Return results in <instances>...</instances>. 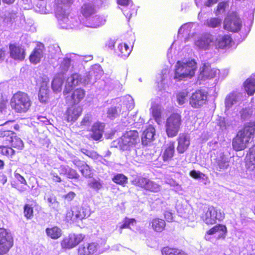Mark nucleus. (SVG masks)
I'll return each instance as SVG.
<instances>
[{"label": "nucleus", "instance_id": "1", "mask_svg": "<svg viewBox=\"0 0 255 255\" xmlns=\"http://www.w3.org/2000/svg\"><path fill=\"white\" fill-rule=\"evenodd\" d=\"M255 134V121H250L237 132L232 140V147L236 151L246 149Z\"/></svg>", "mask_w": 255, "mask_h": 255}, {"label": "nucleus", "instance_id": "2", "mask_svg": "<svg viewBox=\"0 0 255 255\" xmlns=\"http://www.w3.org/2000/svg\"><path fill=\"white\" fill-rule=\"evenodd\" d=\"M10 105L15 113H24L30 109L31 106V101L27 93L18 91L14 94L11 98Z\"/></svg>", "mask_w": 255, "mask_h": 255}, {"label": "nucleus", "instance_id": "3", "mask_svg": "<svg viewBox=\"0 0 255 255\" xmlns=\"http://www.w3.org/2000/svg\"><path fill=\"white\" fill-rule=\"evenodd\" d=\"M196 67V63L194 60L187 62L178 61L175 65L174 79L179 81L185 78L193 77Z\"/></svg>", "mask_w": 255, "mask_h": 255}, {"label": "nucleus", "instance_id": "4", "mask_svg": "<svg viewBox=\"0 0 255 255\" xmlns=\"http://www.w3.org/2000/svg\"><path fill=\"white\" fill-rule=\"evenodd\" d=\"M182 120L180 114L172 113L166 120L165 124V131L168 137L172 138L177 135L181 126Z\"/></svg>", "mask_w": 255, "mask_h": 255}, {"label": "nucleus", "instance_id": "5", "mask_svg": "<svg viewBox=\"0 0 255 255\" xmlns=\"http://www.w3.org/2000/svg\"><path fill=\"white\" fill-rule=\"evenodd\" d=\"M139 141L138 132L136 130L126 131L119 139L118 145L122 150H129Z\"/></svg>", "mask_w": 255, "mask_h": 255}, {"label": "nucleus", "instance_id": "6", "mask_svg": "<svg viewBox=\"0 0 255 255\" xmlns=\"http://www.w3.org/2000/svg\"><path fill=\"white\" fill-rule=\"evenodd\" d=\"M202 220L208 225H212L225 218V214L213 206H209L201 215Z\"/></svg>", "mask_w": 255, "mask_h": 255}, {"label": "nucleus", "instance_id": "7", "mask_svg": "<svg viewBox=\"0 0 255 255\" xmlns=\"http://www.w3.org/2000/svg\"><path fill=\"white\" fill-rule=\"evenodd\" d=\"M242 27V22L236 12L228 14L224 21V28L230 32H238Z\"/></svg>", "mask_w": 255, "mask_h": 255}, {"label": "nucleus", "instance_id": "8", "mask_svg": "<svg viewBox=\"0 0 255 255\" xmlns=\"http://www.w3.org/2000/svg\"><path fill=\"white\" fill-rule=\"evenodd\" d=\"M13 245L11 235L4 228H0V255L6 254Z\"/></svg>", "mask_w": 255, "mask_h": 255}, {"label": "nucleus", "instance_id": "9", "mask_svg": "<svg viewBox=\"0 0 255 255\" xmlns=\"http://www.w3.org/2000/svg\"><path fill=\"white\" fill-rule=\"evenodd\" d=\"M208 101V93L202 90H197L192 94L189 104L195 109H199L206 105Z\"/></svg>", "mask_w": 255, "mask_h": 255}, {"label": "nucleus", "instance_id": "10", "mask_svg": "<svg viewBox=\"0 0 255 255\" xmlns=\"http://www.w3.org/2000/svg\"><path fill=\"white\" fill-rule=\"evenodd\" d=\"M79 255H97L100 253L99 246L95 242L84 243L77 249Z\"/></svg>", "mask_w": 255, "mask_h": 255}, {"label": "nucleus", "instance_id": "11", "mask_svg": "<svg viewBox=\"0 0 255 255\" xmlns=\"http://www.w3.org/2000/svg\"><path fill=\"white\" fill-rule=\"evenodd\" d=\"M84 238L81 234H70L68 237L64 238L61 241V247L62 249H72L81 242Z\"/></svg>", "mask_w": 255, "mask_h": 255}, {"label": "nucleus", "instance_id": "12", "mask_svg": "<svg viewBox=\"0 0 255 255\" xmlns=\"http://www.w3.org/2000/svg\"><path fill=\"white\" fill-rule=\"evenodd\" d=\"M10 57L16 61H23L26 56V50L20 45L16 43H10L9 44Z\"/></svg>", "mask_w": 255, "mask_h": 255}, {"label": "nucleus", "instance_id": "13", "mask_svg": "<svg viewBox=\"0 0 255 255\" xmlns=\"http://www.w3.org/2000/svg\"><path fill=\"white\" fill-rule=\"evenodd\" d=\"M70 93V95L66 97V99L72 105H74L80 103L86 96V91L81 88H76L74 90L71 89Z\"/></svg>", "mask_w": 255, "mask_h": 255}, {"label": "nucleus", "instance_id": "14", "mask_svg": "<svg viewBox=\"0 0 255 255\" xmlns=\"http://www.w3.org/2000/svg\"><path fill=\"white\" fill-rule=\"evenodd\" d=\"M71 4L70 0H62L61 2L58 4L55 10L57 18L61 20L67 18L69 14L68 10Z\"/></svg>", "mask_w": 255, "mask_h": 255}, {"label": "nucleus", "instance_id": "15", "mask_svg": "<svg viewBox=\"0 0 255 255\" xmlns=\"http://www.w3.org/2000/svg\"><path fill=\"white\" fill-rule=\"evenodd\" d=\"M105 128L104 123L97 122L94 123L89 130V136L91 138L95 141L100 140L103 137Z\"/></svg>", "mask_w": 255, "mask_h": 255}, {"label": "nucleus", "instance_id": "16", "mask_svg": "<svg viewBox=\"0 0 255 255\" xmlns=\"http://www.w3.org/2000/svg\"><path fill=\"white\" fill-rule=\"evenodd\" d=\"M82 108L80 106L72 105L68 108L65 114L66 121L68 122H74L82 115Z\"/></svg>", "mask_w": 255, "mask_h": 255}, {"label": "nucleus", "instance_id": "17", "mask_svg": "<svg viewBox=\"0 0 255 255\" xmlns=\"http://www.w3.org/2000/svg\"><path fill=\"white\" fill-rule=\"evenodd\" d=\"M227 232L228 230L226 225L218 224L206 231L205 239L207 241L209 240V239L208 238L209 235H213L217 233H219L217 237V239H225L227 236Z\"/></svg>", "mask_w": 255, "mask_h": 255}, {"label": "nucleus", "instance_id": "18", "mask_svg": "<svg viewBox=\"0 0 255 255\" xmlns=\"http://www.w3.org/2000/svg\"><path fill=\"white\" fill-rule=\"evenodd\" d=\"M156 130L155 128L151 126H148L143 131L141 136V143L143 145H150L155 139Z\"/></svg>", "mask_w": 255, "mask_h": 255}, {"label": "nucleus", "instance_id": "19", "mask_svg": "<svg viewBox=\"0 0 255 255\" xmlns=\"http://www.w3.org/2000/svg\"><path fill=\"white\" fill-rule=\"evenodd\" d=\"M14 179L11 181V185L20 192L25 191L27 189V183L23 176L16 172L14 173Z\"/></svg>", "mask_w": 255, "mask_h": 255}, {"label": "nucleus", "instance_id": "20", "mask_svg": "<svg viewBox=\"0 0 255 255\" xmlns=\"http://www.w3.org/2000/svg\"><path fill=\"white\" fill-rule=\"evenodd\" d=\"M174 153V142L170 141L162 148L160 155L164 162H168L172 160Z\"/></svg>", "mask_w": 255, "mask_h": 255}, {"label": "nucleus", "instance_id": "21", "mask_svg": "<svg viewBox=\"0 0 255 255\" xmlns=\"http://www.w3.org/2000/svg\"><path fill=\"white\" fill-rule=\"evenodd\" d=\"M81 78L79 74L74 73L67 79V83L63 91V94L66 96L70 93L71 89L73 86L78 85L81 82Z\"/></svg>", "mask_w": 255, "mask_h": 255}, {"label": "nucleus", "instance_id": "22", "mask_svg": "<svg viewBox=\"0 0 255 255\" xmlns=\"http://www.w3.org/2000/svg\"><path fill=\"white\" fill-rule=\"evenodd\" d=\"M177 150L178 153H183L188 148L190 145V138L186 133H181L177 139Z\"/></svg>", "mask_w": 255, "mask_h": 255}, {"label": "nucleus", "instance_id": "23", "mask_svg": "<svg viewBox=\"0 0 255 255\" xmlns=\"http://www.w3.org/2000/svg\"><path fill=\"white\" fill-rule=\"evenodd\" d=\"M245 160L247 169L251 170L255 169V145H252L249 149Z\"/></svg>", "mask_w": 255, "mask_h": 255}, {"label": "nucleus", "instance_id": "24", "mask_svg": "<svg viewBox=\"0 0 255 255\" xmlns=\"http://www.w3.org/2000/svg\"><path fill=\"white\" fill-rule=\"evenodd\" d=\"M39 101L42 103H46L49 100L50 92L48 86L46 83L43 82L41 85L38 94Z\"/></svg>", "mask_w": 255, "mask_h": 255}, {"label": "nucleus", "instance_id": "25", "mask_svg": "<svg viewBox=\"0 0 255 255\" xmlns=\"http://www.w3.org/2000/svg\"><path fill=\"white\" fill-rule=\"evenodd\" d=\"M43 56V49L40 46L34 48L29 56V60L31 63L36 64L39 63Z\"/></svg>", "mask_w": 255, "mask_h": 255}, {"label": "nucleus", "instance_id": "26", "mask_svg": "<svg viewBox=\"0 0 255 255\" xmlns=\"http://www.w3.org/2000/svg\"><path fill=\"white\" fill-rule=\"evenodd\" d=\"M200 75L207 79H213L216 76V70L212 68L209 64L206 63L200 68Z\"/></svg>", "mask_w": 255, "mask_h": 255}, {"label": "nucleus", "instance_id": "27", "mask_svg": "<svg viewBox=\"0 0 255 255\" xmlns=\"http://www.w3.org/2000/svg\"><path fill=\"white\" fill-rule=\"evenodd\" d=\"M150 224L152 229L156 232H161L164 231L166 227L165 221L159 218H153L151 221Z\"/></svg>", "mask_w": 255, "mask_h": 255}, {"label": "nucleus", "instance_id": "28", "mask_svg": "<svg viewBox=\"0 0 255 255\" xmlns=\"http://www.w3.org/2000/svg\"><path fill=\"white\" fill-rule=\"evenodd\" d=\"M45 232L48 237L53 240L58 239L62 235V230L56 226L47 228Z\"/></svg>", "mask_w": 255, "mask_h": 255}, {"label": "nucleus", "instance_id": "29", "mask_svg": "<svg viewBox=\"0 0 255 255\" xmlns=\"http://www.w3.org/2000/svg\"><path fill=\"white\" fill-rule=\"evenodd\" d=\"M232 41L231 36L230 35L226 34L219 36L217 39V46L219 48L224 49L230 46Z\"/></svg>", "mask_w": 255, "mask_h": 255}, {"label": "nucleus", "instance_id": "30", "mask_svg": "<svg viewBox=\"0 0 255 255\" xmlns=\"http://www.w3.org/2000/svg\"><path fill=\"white\" fill-rule=\"evenodd\" d=\"M76 213V216L78 221H81L90 215V212L88 208L82 206H76L73 207Z\"/></svg>", "mask_w": 255, "mask_h": 255}, {"label": "nucleus", "instance_id": "31", "mask_svg": "<svg viewBox=\"0 0 255 255\" xmlns=\"http://www.w3.org/2000/svg\"><path fill=\"white\" fill-rule=\"evenodd\" d=\"M15 133L9 130L0 129V139L1 142L4 144H9L12 140V138Z\"/></svg>", "mask_w": 255, "mask_h": 255}, {"label": "nucleus", "instance_id": "32", "mask_svg": "<svg viewBox=\"0 0 255 255\" xmlns=\"http://www.w3.org/2000/svg\"><path fill=\"white\" fill-rule=\"evenodd\" d=\"M131 51V48L125 43H120L118 47L117 54L121 57H128Z\"/></svg>", "mask_w": 255, "mask_h": 255}, {"label": "nucleus", "instance_id": "33", "mask_svg": "<svg viewBox=\"0 0 255 255\" xmlns=\"http://www.w3.org/2000/svg\"><path fill=\"white\" fill-rule=\"evenodd\" d=\"M136 222V220L134 218L125 217L119 227V233L122 234L124 229H130V225H133Z\"/></svg>", "mask_w": 255, "mask_h": 255}, {"label": "nucleus", "instance_id": "34", "mask_svg": "<svg viewBox=\"0 0 255 255\" xmlns=\"http://www.w3.org/2000/svg\"><path fill=\"white\" fill-rule=\"evenodd\" d=\"M244 87L249 95H253L255 92V79H247L244 82Z\"/></svg>", "mask_w": 255, "mask_h": 255}, {"label": "nucleus", "instance_id": "35", "mask_svg": "<svg viewBox=\"0 0 255 255\" xmlns=\"http://www.w3.org/2000/svg\"><path fill=\"white\" fill-rule=\"evenodd\" d=\"M96 12L94 6L90 3L83 4L81 8V12L86 17L94 14Z\"/></svg>", "mask_w": 255, "mask_h": 255}, {"label": "nucleus", "instance_id": "36", "mask_svg": "<svg viewBox=\"0 0 255 255\" xmlns=\"http://www.w3.org/2000/svg\"><path fill=\"white\" fill-rule=\"evenodd\" d=\"M64 82L63 78L56 76L54 77L51 83V88L54 92H60Z\"/></svg>", "mask_w": 255, "mask_h": 255}, {"label": "nucleus", "instance_id": "37", "mask_svg": "<svg viewBox=\"0 0 255 255\" xmlns=\"http://www.w3.org/2000/svg\"><path fill=\"white\" fill-rule=\"evenodd\" d=\"M15 153V151L7 145H0V154L8 158H12Z\"/></svg>", "mask_w": 255, "mask_h": 255}, {"label": "nucleus", "instance_id": "38", "mask_svg": "<svg viewBox=\"0 0 255 255\" xmlns=\"http://www.w3.org/2000/svg\"><path fill=\"white\" fill-rule=\"evenodd\" d=\"M128 177L122 173L116 174L112 178V181L117 184L124 186L128 183Z\"/></svg>", "mask_w": 255, "mask_h": 255}, {"label": "nucleus", "instance_id": "39", "mask_svg": "<svg viewBox=\"0 0 255 255\" xmlns=\"http://www.w3.org/2000/svg\"><path fill=\"white\" fill-rule=\"evenodd\" d=\"M148 178L142 176H137L133 179L132 184L135 186L138 187L140 188H145Z\"/></svg>", "mask_w": 255, "mask_h": 255}, {"label": "nucleus", "instance_id": "40", "mask_svg": "<svg viewBox=\"0 0 255 255\" xmlns=\"http://www.w3.org/2000/svg\"><path fill=\"white\" fill-rule=\"evenodd\" d=\"M221 19L217 17H211L206 20L205 24L209 27L215 28L219 27L221 25Z\"/></svg>", "mask_w": 255, "mask_h": 255}, {"label": "nucleus", "instance_id": "41", "mask_svg": "<svg viewBox=\"0 0 255 255\" xmlns=\"http://www.w3.org/2000/svg\"><path fill=\"white\" fill-rule=\"evenodd\" d=\"M238 96L235 92L230 93L226 98L225 105L228 108L231 107L235 103H237Z\"/></svg>", "mask_w": 255, "mask_h": 255}, {"label": "nucleus", "instance_id": "42", "mask_svg": "<svg viewBox=\"0 0 255 255\" xmlns=\"http://www.w3.org/2000/svg\"><path fill=\"white\" fill-rule=\"evenodd\" d=\"M11 147L15 148L18 150H22L24 147L22 140L19 137L13 135L12 140L10 141Z\"/></svg>", "mask_w": 255, "mask_h": 255}, {"label": "nucleus", "instance_id": "43", "mask_svg": "<svg viewBox=\"0 0 255 255\" xmlns=\"http://www.w3.org/2000/svg\"><path fill=\"white\" fill-rule=\"evenodd\" d=\"M160 186L155 182L148 179L145 190L151 192H157L159 191Z\"/></svg>", "mask_w": 255, "mask_h": 255}, {"label": "nucleus", "instance_id": "44", "mask_svg": "<svg viewBox=\"0 0 255 255\" xmlns=\"http://www.w3.org/2000/svg\"><path fill=\"white\" fill-rule=\"evenodd\" d=\"M65 220L67 222L70 223H77L78 222V219L76 216V213H75V210L73 208L71 210L67 211L65 216Z\"/></svg>", "mask_w": 255, "mask_h": 255}, {"label": "nucleus", "instance_id": "45", "mask_svg": "<svg viewBox=\"0 0 255 255\" xmlns=\"http://www.w3.org/2000/svg\"><path fill=\"white\" fill-rule=\"evenodd\" d=\"M79 170L82 175L86 178H90L92 176V169L86 163L79 169Z\"/></svg>", "mask_w": 255, "mask_h": 255}, {"label": "nucleus", "instance_id": "46", "mask_svg": "<svg viewBox=\"0 0 255 255\" xmlns=\"http://www.w3.org/2000/svg\"><path fill=\"white\" fill-rule=\"evenodd\" d=\"M216 164L217 169L219 171L226 169L229 166V161L224 157H221L220 159H217Z\"/></svg>", "mask_w": 255, "mask_h": 255}, {"label": "nucleus", "instance_id": "47", "mask_svg": "<svg viewBox=\"0 0 255 255\" xmlns=\"http://www.w3.org/2000/svg\"><path fill=\"white\" fill-rule=\"evenodd\" d=\"M121 112V108L120 107H112L108 109L107 117L110 119H113L119 115Z\"/></svg>", "mask_w": 255, "mask_h": 255}, {"label": "nucleus", "instance_id": "48", "mask_svg": "<svg viewBox=\"0 0 255 255\" xmlns=\"http://www.w3.org/2000/svg\"><path fill=\"white\" fill-rule=\"evenodd\" d=\"M23 213L27 219H32L33 217V207L28 204H25L23 207Z\"/></svg>", "mask_w": 255, "mask_h": 255}, {"label": "nucleus", "instance_id": "49", "mask_svg": "<svg viewBox=\"0 0 255 255\" xmlns=\"http://www.w3.org/2000/svg\"><path fill=\"white\" fill-rule=\"evenodd\" d=\"M151 114L152 115L155 120V121L157 122L158 124H160L161 122V110L158 108L157 107H153L151 108Z\"/></svg>", "mask_w": 255, "mask_h": 255}, {"label": "nucleus", "instance_id": "50", "mask_svg": "<svg viewBox=\"0 0 255 255\" xmlns=\"http://www.w3.org/2000/svg\"><path fill=\"white\" fill-rule=\"evenodd\" d=\"M80 151L83 154L92 159H97L99 157L100 155L95 150H89L85 148H82L80 149Z\"/></svg>", "mask_w": 255, "mask_h": 255}, {"label": "nucleus", "instance_id": "51", "mask_svg": "<svg viewBox=\"0 0 255 255\" xmlns=\"http://www.w3.org/2000/svg\"><path fill=\"white\" fill-rule=\"evenodd\" d=\"M176 251V248H175L166 246L161 249V252L162 255H174Z\"/></svg>", "mask_w": 255, "mask_h": 255}, {"label": "nucleus", "instance_id": "52", "mask_svg": "<svg viewBox=\"0 0 255 255\" xmlns=\"http://www.w3.org/2000/svg\"><path fill=\"white\" fill-rule=\"evenodd\" d=\"M66 176L69 179H77L79 178V175L77 171L70 167L67 169V173Z\"/></svg>", "mask_w": 255, "mask_h": 255}, {"label": "nucleus", "instance_id": "53", "mask_svg": "<svg viewBox=\"0 0 255 255\" xmlns=\"http://www.w3.org/2000/svg\"><path fill=\"white\" fill-rule=\"evenodd\" d=\"M228 6V2L227 1H222L218 3L215 11L216 14H219L221 11H225L226 7Z\"/></svg>", "mask_w": 255, "mask_h": 255}, {"label": "nucleus", "instance_id": "54", "mask_svg": "<svg viewBox=\"0 0 255 255\" xmlns=\"http://www.w3.org/2000/svg\"><path fill=\"white\" fill-rule=\"evenodd\" d=\"M187 93L185 92H180L177 95V100L179 105H183L186 100Z\"/></svg>", "mask_w": 255, "mask_h": 255}, {"label": "nucleus", "instance_id": "55", "mask_svg": "<svg viewBox=\"0 0 255 255\" xmlns=\"http://www.w3.org/2000/svg\"><path fill=\"white\" fill-rule=\"evenodd\" d=\"M89 186L90 188L94 189L96 190H98L101 189L102 187V185L100 181L94 180L91 181L89 184Z\"/></svg>", "mask_w": 255, "mask_h": 255}, {"label": "nucleus", "instance_id": "56", "mask_svg": "<svg viewBox=\"0 0 255 255\" xmlns=\"http://www.w3.org/2000/svg\"><path fill=\"white\" fill-rule=\"evenodd\" d=\"M72 163L79 169H80L86 162L81 159L76 158L72 160Z\"/></svg>", "mask_w": 255, "mask_h": 255}, {"label": "nucleus", "instance_id": "57", "mask_svg": "<svg viewBox=\"0 0 255 255\" xmlns=\"http://www.w3.org/2000/svg\"><path fill=\"white\" fill-rule=\"evenodd\" d=\"M76 196V194L73 191L68 192L67 194L64 195L63 198L68 201L73 200Z\"/></svg>", "mask_w": 255, "mask_h": 255}, {"label": "nucleus", "instance_id": "58", "mask_svg": "<svg viewBox=\"0 0 255 255\" xmlns=\"http://www.w3.org/2000/svg\"><path fill=\"white\" fill-rule=\"evenodd\" d=\"M164 218L166 221L171 222L173 221V214L169 211H166L164 214Z\"/></svg>", "mask_w": 255, "mask_h": 255}, {"label": "nucleus", "instance_id": "59", "mask_svg": "<svg viewBox=\"0 0 255 255\" xmlns=\"http://www.w3.org/2000/svg\"><path fill=\"white\" fill-rule=\"evenodd\" d=\"M190 175L194 179H198L201 177V173L200 171L192 170L190 172Z\"/></svg>", "mask_w": 255, "mask_h": 255}, {"label": "nucleus", "instance_id": "60", "mask_svg": "<svg viewBox=\"0 0 255 255\" xmlns=\"http://www.w3.org/2000/svg\"><path fill=\"white\" fill-rule=\"evenodd\" d=\"M131 1V0H117L118 4L122 6L128 5Z\"/></svg>", "mask_w": 255, "mask_h": 255}, {"label": "nucleus", "instance_id": "61", "mask_svg": "<svg viewBox=\"0 0 255 255\" xmlns=\"http://www.w3.org/2000/svg\"><path fill=\"white\" fill-rule=\"evenodd\" d=\"M7 107V101L2 99L0 102V111L2 112L6 109Z\"/></svg>", "mask_w": 255, "mask_h": 255}, {"label": "nucleus", "instance_id": "62", "mask_svg": "<svg viewBox=\"0 0 255 255\" xmlns=\"http://www.w3.org/2000/svg\"><path fill=\"white\" fill-rule=\"evenodd\" d=\"M69 167L67 166H66L65 165H61L60 166V170L59 171L60 174L61 175H64L66 176L67 173V169H68Z\"/></svg>", "mask_w": 255, "mask_h": 255}, {"label": "nucleus", "instance_id": "63", "mask_svg": "<svg viewBox=\"0 0 255 255\" xmlns=\"http://www.w3.org/2000/svg\"><path fill=\"white\" fill-rule=\"evenodd\" d=\"M53 180L56 182H60L61 181V178L56 173H52Z\"/></svg>", "mask_w": 255, "mask_h": 255}, {"label": "nucleus", "instance_id": "64", "mask_svg": "<svg viewBox=\"0 0 255 255\" xmlns=\"http://www.w3.org/2000/svg\"><path fill=\"white\" fill-rule=\"evenodd\" d=\"M174 255H188L184 251L176 248V251L175 252Z\"/></svg>", "mask_w": 255, "mask_h": 255}]
</instances>
